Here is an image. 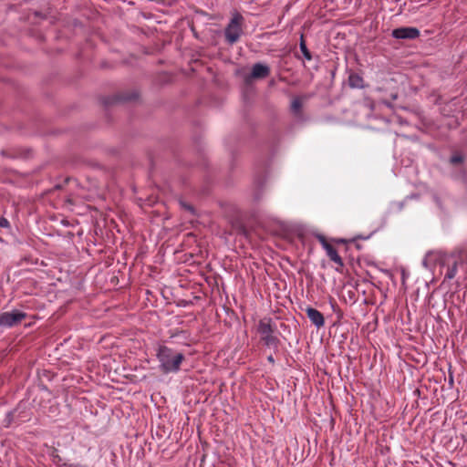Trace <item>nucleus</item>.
<instances>
[{"label":"nucleus","mask_w":467,"mask_h":467,"mask_svg":"<svg viewBox=\"0 0 467 467\" xmlns=\"http://www.w3.org/2000/svg\"><path fill=\"white\" fill-rule=\"evenodd\" d=\"M267 360H268L270 363H275V359H274V358H273V356H272V355H270V356H268V357H267Z\"/></svg>","instance_id":"obj_15"},{"label":"nucleus","mask_w":467,"mask_h":467,"mask_svg":"<svg viewBox=\"0 0 467 467\" xmlns=\"http://www.w3.org/2000/svg\"><path fill=\"white\" fill-rule=\"evenodd\" d=\"M9 222L5 217H0V227L2 228H7L9 227Z\"/></svg>","instance_id":"obj_14"},{"label":"nucleus","mask_w":467,"mask_h":467,"mask_svg":"<svg viewBox=\"0 0 467 467\" xmlns=\"http://www.w3.org/2000/svg\"><path fill=\"white\" fill-rule=\"evenodd\" d=\"M462 156H461V155H458V154L453 155V156L451 158V163H455V164H456V163H460V162H462Z\"/></svg>","instance_id":"obj_13"},{"label":"nucleus","mask_w":467,"mask_h":467,"mask_svg":"<svg viewBox=\"0 0 467 467\" xmlns=\"http://www.w3.org/2000/svg\"><path fill=\"white\" fill-rule=\"evenodd\" d=\"M26 317V314L19 310L5 312L0 315V327H11L20 323Z\"/></svg>","instance_id":"obj_4"},{"label":"nucleus","mask_w":467,"mask_h":467,"mask_svg":"<svg viewBox=\"0 0 467 467\" xmlns=\"http://www.w3.org/2000/svg\"><path fill=\"white\" fill-rule=\"evenodd\" d=\"M306 313L309 320L312 322V324L315 325L317 328L324 326L325 319L321 312L313 307L308 306L306 309Z\"/></svg>","instance_id":"obj_7"},{"label":"nucleus","mask_w":467,"mask_h":467,"mask_svg":"<svg viewBox=\"0 0 467 467\" xmlns=\"http://www.w3.org/2000/svg\"><path fill=\"white\" fill-rule=\"evenodd\" d=\"M243 16L235 13L224 29L226 42L230 45L236 43L243 34Z\"/></svg>","instance_id":"obj_3"},{"label":"nucleus","mask_w":467,"mask_h":467,"mask_svg":"<svg viewBox=\"0 0 467 467\" xmlns=\"http://www.w3.org/2000/svg\"><path fill=\"white\" fill-rule=\"evenodd\" d=\"M422 265L427 268L428 267V263H427V259L424 258V260L422 261Z\"/></svg>","instance_id":"obj_16"},{"label":"nucleus","mask_w":467,"mask_h":467,"mask_svg":"<svg viewBox=\"0 0 467 467\" xmlns=\"http://www.w3.org/2000/svg\"><path fill=\"white\" fill-rule=\"evenodd\" d=\"M270 73V69L267 66L262 63H256L253 66L252 72L250 75L251 78H266Z\"/></svg>","instance_id":"obj_8"},{"label":"nucleus","mask_w":467,"mask_h":467,"mask_svg":"<svg viewBox=\"0 0 467 467\" xmlns=\"http://www.w3.org/2000/svg\"><path fill=\"white\" fill-rule=\"evenodd\" d=\"M300 50L304 56V57L306 59V60H311L312 59V56L309 52V50L307 49L305 42L302 40L301 43H300Z\"/></svg>","instance_id":"obj_11"},{"label":"nucleus","mask_w":467,"mask_h":467,"mask_svg":"<svg viewBox=\"0 0 467 467\" xmlns=\"http://www.w3.org/2000/svg\"><path fill=\"white\" fill-rule=\"evenodd\" d=\"M318 240L321 243L323 248L326 250L327 255L329 257V259L337 265L342 266L343 261L338 255L337 250L326 241L324 236H318Z\"/></svg>","instance_id":"obj_6"},{"label":"nucleus","mask_w":467,"mask_h":467,"mask_svg":"<svg viewBox=\"0 0 467 467\" xmlns=\"http://www.w3.org/2000/svg\"><path fill=\"white\" fill-rule=\"evenodd\" d=\"M349 86L352 88H362L363 87V78L356 73H352L348 78Z\"/></svg>","instance_id":"obj_9"},{"label":"nucleus","mask_w":467,"mask_h":467,"mask_svg":"<svg viewBox=\"0 0 467 467\" xmlns=\"http://www.w3.org/2000/svg\"><path fill=\"white\" fill-rule=\"evenodd\" d=\"M159 361V369L163 374L177 373L184 360V355L165 345H160L156 353Z\"/></svg>","instance_id":"obj_1"},{"label":"nucleus","mask_w":467,"mask_h":467,"mask_svg":"<svg viewBox=\"0 0 467 467\" xmlns=\"http://www.w3.org/2000/svg\"><path fill=\"white\" fill-rule=\"evenodd\" d=\"M457 273V265L454 264L452 266L448 268V271L446 273V278L452 279Z\"/></svg>","instance_id":"obj_12"},{"label":"nucleus","mask_w":467,"mask_h":467,"mask_svg":"<svg viewBox=\"0 0 467 467\" xmlns=\"http://www.w3.org/2000/svg\"><path fill=\"white\" fill-rule=\"evenodd\" d=\"M275 326L270 317L262 318L257 325V331L261 335V339L268 348H277L280 340L275 334Z\"/></svg>","instance_id":"obj_2"},{"label":"nucleus","mask_w":467,"mask_h":467,"mask_svg":"<svg viewBox=\"0 0 467 467\" xmlns=\"http://www.w3.org/2000/svg\"><path fill=\"white\" fill-rule=\"evenodd\" d=\"M391 36L397 39H415L420 31L416 27H399L392 31Z\"/></svg>","instance_id":"obj_5"},{"label":"nucleus","mask_w":467,"mask_h":467,"mask_svg":"<svg viewBox=\"0 0 467 467\" xmlns=\"http://www.w3.org/2000/svg\"><path fill=\"white\" fill-rule=\"evenodd\" d=\"M187 209L192 211V208L191 206H187Z\"/></svg>","instance_id":"obj_17"},{"label":"nucleus","mask_w":467,"mask_h":467,"mask_svg":"<svg viewBox=\"0 0 467 467\" xmlns=\"http://www.w3.org/2000/svg\"><path fill=\"white\" fill-rule=\"evenodd\" d=\"M302 108V102L299 98H295L291 102V110L295 114H299Z\"/></svg>","instance_id":"obj_10"}]
</instances>
